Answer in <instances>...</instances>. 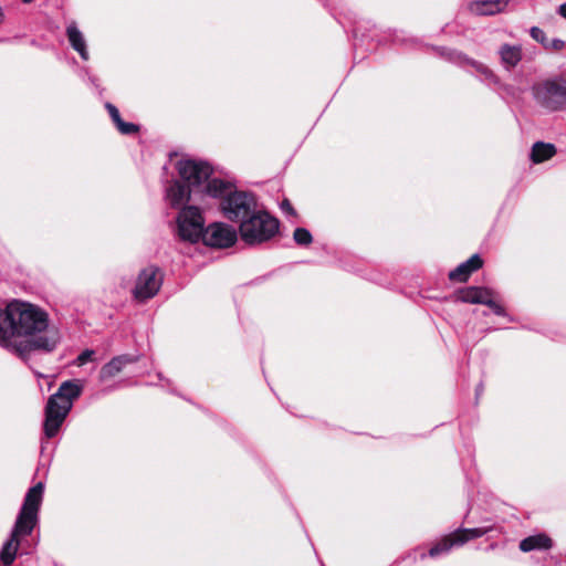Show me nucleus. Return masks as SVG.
Masks as SVG:
<instances>
[{
  "label": "nucleus",
  "instance_id": "obj_1",
  "mask_svg": "<svg viewBox=\"0 0 566 566\" xmlns=\"http://www.w3.org/2000/svg\"><path fill=\"white\" fill-rule=\"evenodd\" d=\"M60 333L49 327L48 314L40 307L20 301L0 308V346L27 357L33 349L52 352L60 343Z\"/></svg>",
  "mask_w": 566,
  "mask_h": 566
},
{
  "label": "nucleus",
  "instance_id": "obj_2",
  "mask_svg": "<svg viewBox=\"0 0 566 566\" xmlns=\"http://www.w3.org/2000/svg\"><path fill=\"white\" fill-rule=\"evenodd\" d=\"M43 492L44 484L42 482L28 490L11 536L0 551V560L3 565L9 566L13 563L19 547V537L30 535L38 524Z\"/></svg>",
  "mask_w": 566,
  "mask_h": 566
},
{
  "label": "nucleus",
  "instance_id": "obj_3",
  "mask_svg": "<svg viewBox=\"0 0 566 566\" xmlns=\"http://www.w3.org/2000/svg\"><path fill=\"white\" fill-rule=\"evenodd\" d=\"M206 189L208 196L221 199L223 217L239 226L259 209L256 198L251 192L233 190L232 185L221 179L212 178Z\"/></svg>",
  "mask_w": 566,
  "mask_h": 566
},
{
  "label": "nucleus",
  "instance_id": "obj_4",
  "mask_svg": "<svg viewBox=\"0 0 566 566\" xmlns=\"http://www.w3.org/2000/svg\"><path fill=\"white\" fill-rule=\"evenodd\" d=\"M82 386L76 380L63 381L57 391L50 396L45 406V419L43 430L46 438L55 437L65 418L73 407L75 399L80 397Z\"/></svg>",
  "mask_w": 566,
  "mask_h": 566
},
{
  "label": "nucleus",
  "instance_id": "obj_5",
  "mask_svg": "<svg viewBox=\"0 0 566 566\" xmlns=\"http://www.w3.org/2000/svg\"><path fill=\"white\" fill-rule=\"evenodd\" d=\"M535 104L547 113L566 111V81L562 77L546 78L531 87Z\"/></svg>",
  "mask_w": 566,
  "mask_h": 566
},
{
  "label": "nucleus",
  "instance_id": "obj_6",
  "mask_svg": "<svg viewBox=\"0 0 566 566\" xmlns=\"http://www.w3.org/2000/svg\"><path fill=\"white\" fill-rule=\"evenodd\" d=\"M279 220L266 211L258 209L239 226L241 239L248 244L271 240L279 231Z\"/></svg>",
  "mask_w": 566,
  "mask_h": 566
},
{
  "label": "nucleus",
  "instance_id": "obj_7",
  "mask_svg": "<svg viewBox=\"0 0 566 566\" xmlns=\"http://www.w3.org/2000/svg\"><path fill=\"white\" fill-rule=\"evenodd\" d=\"M177 170L184 184L191 188L193 195H207L206 187L212 180V167L201 160L181 159L177 163Z\"/></svg>",
  "mask_w": 566,
  "mask_h": 566
},
{
  "label": "nucleus",
  "instance_id": "obj_8",
  "mask_svg": "<svg viewBox=\"0 0 566 566\" xmlns=\"http://www.w3.org/2000/svg\"><path fill=\"white\" fill-rule=\"evenodd\" d=\"M177 230L181 240L191 243L202 239L205 232V219L196 206H185L177 217Z\"/></svg>",
  "mask_w": 566,
  "mask_h": 566
},
{
  "label": "nucleus",
  "instance_id": "obj_9",
  "mask_svg": "<svg viewBox=\"0 0 566 566\" xmlns=\"http://www.w3.org/2000/svg\"><path fill=\"white\" fill-rule=\"evenodd\" d=\"M163 284V274L156 266H148L138 274L134 289L136 300L144 302L154 297Z\"/></svg>",
  "mask_w": 566,
  "mask_h": 566
},
{
  "label": "nucleus",
  "instance_id": "obj_10",
  "mask_svg": "<svg viewBox=\"0 0 566 566\" xmlns=\"http://www.w3.org/2000/svg\"><path fill=\"white\" fill-rule=\"evenodd\" d=\"M238 233L235 229L223 222H214L206 228L202 241L205 244L213 248H229L237 242Z\"/></svg>",
  "mask_w": 566,
  "mask_h": 566
},
{
  "label": "nucleus",
  "instance_id": "obj_11",
  "mask_svg": "<svg viewBox=\"0 0 566 566\" xmlns=\"http://www.w3.org/2000/svg\"><path fill=\"white\" fill-rule=\"evenodd\" d=\"M448 60L459 63L461 65H471L475 69V71L483 77L484 81H488L490 84L493 85H501V81L499 76L485 64L474 61L472 59H469L464 54L455 51H449L447 54Z\"/></svg>",
  "mask_w": 566,
  "mask_h": 566
},
{
  "label": "nucleus",
  "instance_id": "obj_12",
  "mask_svg": "<svg viewBox=\"0 0 566 566\" xmlns=\"http://www.w3.org/2000/svg\"><path fill=\"white\" fill-rule=\"evenodd\" d=\"M191 195H193L192 189L178 180L172 181L166 190V199L172 208H184Z\"/></svg>",
  "mask_w": 566,
  "mask_h": 566
},
{
  "label": "nucleus",
  "instance_id": "obj_13",
  "mask_svg": "<svg viewBox=\"0 0 566 566\" xmlns=\"http://www.w3.org/2000/svg\"><path fill=\"white\" fill-rule=\"evenodd\" d=\"M483 261L479 254H473L469 260L459 264L449 273V279L455 282H467L470 275L482 268Z\"/></svg>",
  "mask_w": 566,
  "mask_h": 566
},
{
  "label": "nucleus",
  "instance_id": "obj_14",
  "mask_svg": "<svg viewBox=\"0 0 566 566\" xmlns=\"http://www.w3.org/2000/svg\"><path fill=\"white\" fill-rule=\"evenodd\" d=\"M497 53L501 64L506 71L515 69L523 57L522 46L509 43L502 44Z\"/></svg>",
  "mask_w": 566,
  "mask_h": 566
},
{
  "label": "nucleus",
  "instance_id": "obj_15",
  "mask_svg": "<svg viewBox=\"0 0 566 566\" xmlns=\"http://www.w3.org/2000/svg\"><path fill=\"white\" fill-rule=\"evenodd\" d=\"M492 291L486 287L469 286L458 292V298L463 303L489 304Z\"/></svg>",
  "mask_w": 566,
  "mask_h": 566
},
{
  "label": "nucleus",
  "instance_id": "obj_16",
  "mask_svg": "<svg viewBox=\"0 0 566 566\" xmlns=\"http://www.w3.org/2000/svg\"><path fill=\"white\" fill-rule=\"evenodd\" d=\"M518 547L524 553L532 551H547L553 547V541L546 534L539 533L522 539Z\"/></svg>",
  "mask_w": 566,
  "mask_h": 566
},
{
  "label": "nucleus",
  "instance_id": "obj_17",
  "mask_svg": "<svg viewBox=\"0 0 566 566\" xmlns=\"http://www.w3.org/2000/svg\"><path fill=\"white\" fill-rule=\"evenodd\" d=\"M509 0H483L470 4V10L480 15H492L504 11Z\"/></svg>",
  "mask_w": 566,
  "mask_h": 566
},
{
  "label": "nucleus",
  "instance_id": "obj_18",
  "mask_svg": "<svg viewBox=\"0 0 566 566\" xmlns=\"http://www.w3.org/2000/svg\"><path fill=\"white\" fill-rule=\"evenodd\" d=\"M66 35L71 46L80 54V56L85 61L88 60V51L85 38L78 30L75 22H72L67 25Z\"/></svg>",
  "mask_w": 566,
  "mask_h": 566
},
{
  "label": "nucleus",
  "instance_id": "obj_19",
  "mask_svg": "<svg viewBox=\"0 0 566 566\" xmlns=\"http://www.w3.org/2000/svg\"><path fill=\"white\" fill-rule=\"evenodd\" d=\"M136 359L129 355H120L114 357L111 361L105 364L99 373L102 380L112 378L123 370L127 364L134 363Z\"/></svg>",
  "mask_w": 566,
  "mask_h": 566
},
{
  "label": "nucleus",
  "instance_id": "obj_20",
  "mask_svg": "<svg viewBox=\"0 0 566 566\" xmlns=\"http://www.w3.org/2000/svg\"><path fill=\"white\" fill-rule=\"evenodd\" d=\"M492 531V526L474 527V528H459L453 532L455 545L462 546L470 539L479 538Z\"/></svg>",
  "mask_w": 566,
  "mask_h": 566
},
{
  "label": "nucleus",
  "instance_id": "obj_21",
  "mask_svg": "<svg viewBox=\"0 0 566 566\" xmlns=\"http://www.w3.org/2000/svg\"><path fill=\"white\" fill-rule=\"evenodd\" d=\"M555 154L556 148L553 144L537 142L532 147L531 159L533 163L539 164L551 159Z\"/></svg>",
  "mask_w": 566,
  "mask_h": 566
},
{
  "label": "nucleus",
  "instance_id": "obj_22",
  "mask_svg": "<svg viewBox=\"0 0 566 566\" xmlns=\"http://www.w3.org/2000/svg\"><path fill=\"white\" fill-rule=\"evenodd\" d=\"M453 546L457 545L454 541V535L453 533H451L444 536L439 543H437L429 549V556L437 557L441 554H447Z\"/></svg>",
  "mask_w": 566,
  "mask_h": 566
},
{
  "label": "nucleus",
  "instance_id": "obj_23",
  "mask_svg": "<svg viewBox=\"0 0 566 566\" xmlns=\"http://www.w3.org/2000/svg\"><path fill=\"white\" fill-rule=\"evenodd\" d=\"M293 239L298 245H308L313 240L311 232L305 228H296Z\"/></svg>",
  "mask_w": 566,
  "mask_h": 566
},
{
  "label": "nucleus",
  "instance_id": "obj_24",
  "mask_svg": "<svg viewBox=\"0 0 566 566\" xmlns=\"http://www.w3.org/2000/svg\"><path fill=\"white\" fill-rule=\"evenodd\" d=\"M95 356V352L93 349H85L83 350L77 357L76 359L74 360V364L76 366H83L85 365L86 363L93 360Z\"/></svg>",
  "mask_w": 566,
  "mask_h": 566
},
{
  "label": "nucleus",
  "instance_id": "obj_25",
  "mask_svg": "<svg viewBox=\"0 0 566 566\" xmlns=\"http://www.w3.org/2000/svg\"><path fill=\"white\" fill-rule=\"evenodd\" d=\"M117 129L123 134V135H132V134H135L138 132V126L133 124V123H126L124 120H120L117 125H116Z\"/></svg>",
  "mask_w": 566,
  "mask_h": 566
},
{
  "label": "nucleus",
  "instance_id": "obj_26",
  "mask_svg": "<svg viewBox=\"0 0 566 566\" xmlns=\"http://www.w3.org/2000/svg\"><path fill=\"white\" fill-rule=\"evenodd\" d=\"M530 35L541 44L547 45L545 32L538 27H532L530 30Z\"/></svg>",
  "mask_w": 566,
  "mask_h": 566
},
{
  "label": "nucleus",
  "instance_id": "obj_27",
  "mask_svg": "<svg viewBox=\"0 0 566 566\" xmlns=\"http://www.w3.org/2000/svg\"><path fill=\"white\" fill-rule=\"evenodd\" d=\"M105 107L108 111V114H109V116H111V118H112V120L114 122L115 125H117L120 120H123L122 117H120L119 111L117 109L116 106H114L111 103H106Z\"/></svg>",
  "mask_w": 566,
  "mask_h": 566
},
{
  "label": "nucleus",
  "instance_id": "obj_28",
  "mask_svg": "<svg viewBox=\"0 0 566 566\" xmlns=\"http://www.w3.org/2000/svg\"><path fill=\"white\" fill-rule=\"evenodd\" d=\"M493 296L494 295H493V292H492L491 295H490V303L485 304V305L489 306L496 315H500V316L505 315L504 307L501 306L500 304H497L496 302H494Z\"/></svg>",
  "mask_w": 566,
  "mask_h": 566
},
{
  "label": "nucleus",
  "instance_id": "obj_29",
  "mask_svg": "<svg viewBox=\"0 0 566 566\" xmlns=\"http://www.w3.org/2000/svg\"><path fill=\"white\" fill-rule=\"evenodd\" d=\"M545 48H551L555 51H559L565 46V42L560 39H554L547 45H544Z\"/></svg>",
  "mask_w": 566,
  "mask_h": 566
},
{
  "label": "nucleus",
  "instance_id": "obj_30",
  "mask_svg": "<svg viewBox=\"0 0 566 566\" xmlns=\"http://www.w3.org/2000/svg\"><path fill=\"white\" fill-rule=\"evenodd\" d=\"M281 209L283 212H285L287 214H291V216L295 214V210L293 209L291 202L287 199L282 201Z\"/></svg>",
  "mask_w": 566,
  "mask_h": 566
},
{
  "label": "nucleus",
  "instance_id": "obj_31",
  "mask_svg": "<svg viewBox=\"0 0 566 566\" xmlns=\"http://www.w3.org/2000/svg\"><path fill=\"white\" fill-rule=\"evenodd\" d=\"M558 13L566 19V2L559 6Z\"/></svg>",
  "mask_w": 566,
  "mask_h": 566
},
{
  "label": "nucleus",
  "instance_id": "obj_32",
  "mask_svg": "<svg viewBox=\"0 0 566 566\" xmlns=\"http://www.w3.org/2000/svg\"><path fill=\"white\" fill-rule=\"evenodd\" d=\"M24 3H30L32 0H22Z\"/></svg>",
  "mask_w": 566,
  "mask_h": 566
}]
</instances>
